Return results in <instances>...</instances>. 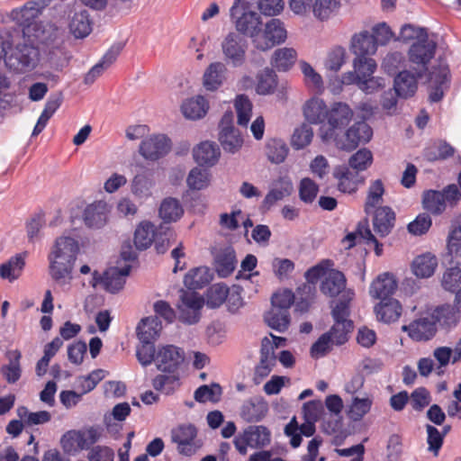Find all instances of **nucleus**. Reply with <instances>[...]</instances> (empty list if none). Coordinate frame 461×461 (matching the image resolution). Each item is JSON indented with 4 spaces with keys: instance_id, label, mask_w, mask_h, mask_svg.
Wrapping results in <instances>:
<instances>
[{
    "instance_id": "nucleus-12",
    "label": "nucleus",
    "mask_w": 461,
    "mask_h": 461,
    "mask_svg": "<svg viewBox=\"0 0 461 461\" xmlns=\"http://www.w3.org/2000/svg\"><path fill=\"white\" fill-rule=\"evenodd\" d=\"M172 143L164 134H155L144 139L139 147L140 156L149 161H157L171 150Z\"/></svg>"
},
{
    "instance_id": "nucleus-49",
    "label": "nucleus",
    "mask_w": 461,
    "mask_h": 461,
    "mask_svg": "<svg viewBox=\"0 0 461 461\" xmlns=\"http://www.w3.org/2000/svg\"><path fill=\"white\" fill-rule=\"evenodd\" d=\"M288 151L289 149L286 143L280 139H272L267 142L266 154L272 163L280 164L284 162Z\"/></svg>"
},
{
    "instance_id": "nucleus-31",
    "label": "nucleus",
    "mask_w": 461,
    "mask_h": 461,
    "mask_svg": "<svg viewBox=\"0 0 461 461\" xmlns=\"http://www.w3.org/2000/svg\"><path fill=\"white\" fill-rule=\"evenodd\" d=\"M294 190V185L289 176H280L273 183L272 188L264 198L263 203L267 207H271L277 201L289 196Z\"/></svg>"
},
{
    "instance_id": "nucleus-35",
    "label": "nucleus",
    "mask_w": 461,
    "mask_h": 461,
    "mask_svg": "<svg viewBox=\"0 0 461 461\" xmlns=\"http://www.w3.org/2000/svg\"><path fill=\"white\" fill-rule=\"evenodd\" d=\"M226 73L227 68L223 63L220 61L211 63L203 77V86L209 91L217 90L223 84Z\"/></svg>"
},
{
    "instance_id": "nucleus-51",
    "label": "nucleus",
    "mask_w": 461,
    "mask_h": 461,
    "mask_svg": "<svg viewBox=\"0 0 461 461\" xmlns=\"http://www.w3.org/2000/svg\"><path fill=\"white\" fill-rule=\"evenodd\" d=\"M169 375H158L152 380V386L156 391L167 395L171 394L180 385L179 377L175 373Z\"/></svg>"
},
{
    "instance_id": "nucleus-16",
    "label": "nucleus",
    "mask_w": 461,
    "mask_h": 461,
    "mask_svg": "<svg viewBox=\"0 0 461 461\" xmlns=\"http://www.w3.org/2000/svg\"><path fill=\"white\" fill-rule=\"evenodd\" d=\"M68 29L76 39L87 37L93 29V21L88 11L82 5H76L68 14Z\"/></svg>"
},
{
    "instance_id": "nucleus-29",
    "label": "nucleus",
    "mask_w": 461,
    "mask_h": 461,
    "mask_svg": "<svg viewBox=\"0 0 461 461\" xmlns=\"http://www.w3.org/2000/svg\"><path fill=\"white\" fill-rule=\"evenodd\" d=\"M237 259L233 248L226 247L218 250L214 256V267L220 277L231 275L236 267Z\"/></svg>"
},
{
    "instance_id": "nucleus-5",
    "label": "nucleus",
    "mask_w": 461,
    "mask_h": 461,
    "mask_svg": "<svg viewBox=\"0 0 461 461\" xmlns=\"http://www.w3.org/2000/svg\"><path fill=\"white\" fill-rule=\"evenodd\" d=\"M271 441L269 429L262 425H252L246 428L241 433L234 438L233 444L237 451L245 456L248 447L262 448Z\"/></svg>"
},
{
    "instance_id": "nucleus-6",
    "label": "nucleus",
    "mask_w": 461,
    "mask_h": 461,
    "mask_svg": "<svg viewBox=\"0 0 461 461\" xmlns=\"http://www.w3.org/2000/svg\"><path fill=\"white\" fill-rule=\"evenodd\" d=\"M437 43L427 38L424 41H414L408 50V59L418 76L424 77L428 66L435 56Z\"/></svg>"
},
{
    "instance_id": "nucleus-44",
    "label": "nucleus",
    "mask_w": 461,
    "mask_h": 461,
    "mask_svg": "<svg viewBox=\"0 0 461 461\" xmlns=\"http://www.w3.org/2000/svg\"><path fill=\"white\" fill-rule=\"evenodd\" d=\"M75 265L71 263L49 261V272L51 278L59 285H69L73 276L72 272Z\"/></svg>"
},
{
    "instance_id": "nucleus-56",
    "label": "nucleus",
    "mask_w": 461,
    "mask_h": 461,
    "mask_svg": "<svg viewBox=\"0 0 461 461\" xmlns=\"http://www.w3.org/2000/svg\"><path fill=\"white\" fill-rule=\"evenodd\" d=\"M186 184L191 190H202L210 184V173L207 169L194 167L188 174Z\"/></svg>"
},
{
    "instance_id": "nucleus-57",
    "label": "nucleus",
    "mask_w": 461,
    "mask_h": 461,
    "mask_svg": "<svg viewBox=\"0 0 461 461\" xmlns=\"http://www.w3.org/2000/svg\"><path fill=\"white\" fill-rule=\"evenodd\" d=\"M373 163L372 152L366 149H360L348 159V167L356 172L366 170Z\"/></svg>"
},
{
    "instance_id": "nucleus-48",
    "label": "nucleus",
    "mask_w": 461,
    "mask_h": 461,
    "mask_svg": "<svg viewBox=\"0 0 461 461\" xmlns=\"http://www.w3.org/2000/svg\"><path fill=\"white\" fill-rule=\"evenodd\" d=\"M265 321L267 325L279 331H285L290 324V313L287 311L272 307L271 310L265 315Z\"/></svg>"
},
{
    "instance_id": "nucleus-42",
    "label": "nucleus",
    "mask_w": 461,
    "mask_h": 461,
    "mask_svg": "<svg viewBox=\"0 0 461 461\" xmlns=\"http://www.w3.org/2000/svg\"><path fill=\"white\" fill-rule=\"evenodd\" d=\"M423 209L433 215H440L446 210L444 194L436 190H427L422 194Z\"/></svg>"
},
{
    "instance_id": "nucleus-47",
    "label": "nucleus",
    "mask_w": 461,
    "mask_h": 461,
    "mask_svg": "<svg viewBox=\"0 0 461 461\" xmlns=\"http://www.w3.org/2000/svg\"><path fill=\"white\" fill-rule=\"evenodd\" d=\"M211 275L207 267H200L188 271L184 278V284L189 290L200 289L209 284Z\"/></svg>"
},
{
    "instance_id": "nucleus-18",
    "label": "nucleus",
    "mask_w": 461,
    "mask_h": 461,
    "mask_svg": "<svg viewBox=\"0 0 461 461\" xmlns=\"http://www.w3.org/2000/svg\"><path fill=\"white\" fill-rule=\"evenodd\" d=\"M402 330L416 341L431 339L437 332V327L432 316L414 320L409 325L402 326Z\"/></svg>"
},
{
    "instance_id": "nucleus-28",
    "label": "nucleus",
    "mask_w": 461,
    "mask_h": 461,
    "mask_svg": "<svg viewBox=\"0 0 461 461\" xmlns=\"http://www.w3.org/2000/svg\"><path fill=\"white\" fill-rule=\"evenodd\" d=\"M267 411V403L262 398H250L242 404L240 417L247 422H258L266 416Z\"/></svg>"
},
{
    "instance_id": "nucleus-23",
    "label": "nucleus",
    "mask_w": 461,
    "mask_h": 461,
    "mask_svg": "<svg viewBox=\"0 0 461 461\" xmlns=\"http://www.w3.org/2000/svg\"><path fill=\"white\" fill-rule=\"evenodd\" d=\"M395 212L387 205L378 206L373 212L374 230L381 237L384 238L391 233L395 224Z\"/></svg>"
},
{
    "instance_id": "nucleus-10",
    "label": "nucleus",
    "mask_w": 461,
    "mask_h": 461,
    "mask_svg": "<svg viewBox=\"0 0 461 461\" xmlns=\"http://www.w3.org/2000/svg\"><path fill=\"white\" fill-rule=\"evenodd\" d=\"M373 136L372 128L365 122L359 121L352 124L343 135L335 140L336 146L343 150H353L360 143L368 142Z\"/></svg>"
},
{
    "instance_id": "nucleus-8",
    "label": "nucleus",
    "mask_w": 461,
    "mask_h": 461,
    "mask_svg": "<svg viewBox=\"0 0 461 461\" xmlns=\"http://www.w3.org/2000/svg\"><path fill=\"white\" fill-rule=\"evenodd\" d=\"M450 70L447 61L438 59V65L433 66L429 77V101L438 103L442 100L450 86Z\"/></svg>"
},
{
    "instance_id": "nucleus-41",
    "label": "nucleus",
    "mask_w": 461,
    "mask_h": 461,
    "mask_svg": "<svg viewBox=\"0 0 461 461\" xmlns=\"http://www.w3.org/2000/svg\"><path fill=\"white\" fill-rule=\"evenodd\" d=\"M438 266V259L434 255L429 253L417 257L412 262L413 274L421 278L431 276Z\"/></svg>"
},
{
    "instance_id": "nucleus-46",
    "label": "nucleus",
    "mask_w": 461,
    "mask_h": 461,
    "mask_svg": "<svg viewBox=\"0 0 461 461\" xmlns=\"http://www.w3.org/2000/svg\"><path fill=\"white\" fill-rule=\"evenodd\" d=\"M155 239V226L149 222H141L134 232V244L137 249H147Z\"/></svg>"
},
{
    "instance_id": "nucleus-58",
    "label": "nucleus",
    "mask_w": 461,
    "mask_h": 461,
    "mask_svg": "<svg viewBox=\"0 0 461 461\" xmlns=\"http://www.w3.org/2000/svg\"><path fill=\"white\" fill-rule=\"evenodd\" d=\"M234 106L238 115V124L247 126L252 114V104L245 95H240L236 97Z\"/></svg>"
},
{
    "instance_id": "nucleus-59",
    "label": "nucleus",
    "mask_w": 461,
    "mask_h": 461,
    "mask_svg": "<svg viewBox=\"0 0 461 461\" xmlns=\"http://www.w3.org/2000/svg\"><path fill=\"white\" fill-rule=\"evenodd\" d=\"M221 395V387L218 384H212L210 385L204 384L198 387L194 392V397L198 402H216L220 400Z\"/></svg>"
},
{
    "instance_id": "nucleus-13",
    "label": "nucleus",
    "mask_w": 461,
    "mask_h": 461,
    "mask_svg": "<svg viewBox=\"0 0 461 461\" xmlns=\"http://www.w3.org/2000/svg\"><path fill=\"white\" fill-rule=\"evenodd\" d=\"M185 352L174 345L158 347L156 354L157 368L164 373H175L184 362Z\"/></svg>"
},
{
    "instance_id": "nucleus-37",
    "label": "nucleus",
    "mask_w": 461,
    "mask_h": 461,
    "mask_svg": "<svg viewBox=\"0 0 461 461\" xmlns=\"http://www.w3.org/2000/svg\"><path fill=\"white\" fill-rule=\"evenodd\" d=\"M8 364L2 366L0 373L8 384L16 383L22 375L21 357L22 354L18 349L6 352Z\"/></svg>"
},
{
    "instance_id": "nucleus-33",
    "label": "nucleus",
    "mask_w": 461,
    "mask_h": 461,
    "mask_svg": "<svg viewBox=\"0 0 461 461\" xmlns=\"http://www.w3.org/2000/svg\"><path fill=\"white\" fill-rule=\"evenodd\" d=\"M162 325L157 316L147 317L137 326V336L141 343H154L159 337Z\"/></svg>"
},
{
    "instance_id": "nucleus-11",
    "label": "nucleus",
    "mask_w": 461,
    "mask_h": 461,
    "mask_svg": "<svg viewBox=\"0 0 461 461\" xmlns=\"http://www.w3.org/2000/svg\"><path fill=\"white\" fill-rule=\"evenodd\" d=\"M131 268L130 265H126L122 268L110 267L102 275L97 271H94L91 285L93 287H95L101 284L106 291L115 294L124 286L125 277L129 276Z\"/></svg>"
},
{
    "instance_id": "nucleus-60",
    "label": "nucleus",
    "mask_w": 461,
    "mask_h": 461,
    "mask_svg": "<svg viewBox=\"0 0 461 461\" xmlns=\"http://www.w3.org/2000/svg\"><path fill=\"white\" fill-rule=\"evenodd\" d=\"M219 140L223 149L230 153L237 152L243 143V140L236 129L220 132Z\"/></svg>"
},
{
    "instance_id": "nucleus-61",
    "label": "nucleus",
    "mask_w": 461,
    "mask_h": 461,
    "mask_svg": "<svg viewBox=\"0 0 461 461\" xmlns=\"http://www.w3.org/2000/svg\"><path fill=\"white\" fill-rule=\"evenodd\" d=\"M354 293L350 290L346 291L339 301L336 303L335 307L332 309V317L334 321H350L348 319L350 314L349 303L353 299Z\"/></svg>"
},
{
    "instance_id": "nucleus-32",
    "label": "nucleus",
    "mask_w": 461,
    "mask_h": 461,
    "mask_svg": "<svg viewBox=\"0 0 461 461\" xmlns=\"http://www.w3.org/2000/svg\"><path fill=\"white\" fill-rule=\"evenodd\" d=\"M107 203L97 201L89 204L84 212V221L90 228L99 229L106 223Z\"/></svg>"
},
{
    "instance_id": "nucleus-7",
    "label": "nucleus",
    "mask_w": 461,
    "mask_h": 461,
    "mask_svg": "<svg viewBox=\"0 0 461 461\" xmlns=\"http://www.w3.org/2000/svg\"><path fill=\"white\" fill-rule=\"evenodd\" d=\"M50 0L28 1L22 7L11 11L10 19L22 28V36L27 29L37 24L38 19L50 5Z\"/></svg>"
},
{
    "instance_id": "nucleus-39",
    "label": "nucleus",
    "mask_w": 461,
    "mask_h": 461,
    "mask_svg": "<svg viewBox=\"0 0 461 461\" xmlns=\"http://www.w3.org/2000/svg\"><path fill=\"white\" fill-rule=\"evenodd\" d=\"M25 266L24 257L17 254L0 265V277L14 282L22 275Z\"/></svg>"
},
{
    "instance_id": "nucleus-21",
    "label": "nucleus",
    "mask_w": 461,
    "mask_h": 461,
    "mask_svg": "<svg viewBox=\"0 0 461 461\" xmlns=\"http://www.w3.org/2000/svg\"><path fill=\"white\" fill-rule=\"evenodd\" d=\"M330 107L323 99L313 96L303 105V114L309 124L324 125Z\"/></svg>"
},
{
    "instance_id": "nucleus-40",
    "label": "nucleus",
    "mask_w": 461,
    "mask_h": 461,
    "mask_svg": "<svg viewBox=\"0 0 461 461\" xmlns=\"http://www.w3.org/2000/svg\"><path fill=\"white\" fill-rule=\"evenodd\" d=\"M208 103L203 96L190 98L181 106L184 116L190 120H198L203 117L208 111Z\"/></svg>"
},
{
    "instance_id": "nucleus-53",
    "label": "nucleus",
    "mask_w": 461,
    "mask_h": 461,
    "mask_svg": "<svg viewBox=\"0 0 461 461\" xmlns=\"http://www.w3.org/2000/svg\"><path fill=\"white\" fill-rule=\"evenodd\" d=\"M313 138V130L307 123H302L295 128L291 138V145L296 149H303L309 146Z\"/></svg>"
},
{
    "instance_id": "nucleus-38",
    "label": "nucleus",
    "mask_w": 461,
    "mask_h": 461,
    "mask_svg": "<svg viewBox=\"0 0 461 461\" xmlns=\"http://www.w3.org/2000/svg\"><path fill=\"white\" fill-rule=\"evenodd\" d=\"M455 151V148L448 142L439 140L428 145L423 151V156L428 161L433 162L451 158Z\"/></svg>"
},
{
    "instance_id": "nucleus-3",
    "label": "nucleus",
    "mask_w": 461,
    "mask_h": 461,
    "mask_svg": "<svg viewBox=\"0 0 461 461\" xmlns=\"http://www.w3.org/2000/svg\"><path fill=\"white\" fill-rule=\"evenodd\" d=\"M354 69V72H348L343 75V84L355 83L359 89L366 94H373L385 86V80L384 78L373 77L376 69V62L375 59H367L356 63Z\"/></svg>"
},
{
    "instance_id": "nucleus-50",
    "label": "nucleus",
    "mask_w": 461,
    "mask_h": 461,
    "mask_svg": "<svg viewBox=\"0 0 461 461\" xmlns=\"http://www.w3.org/2000/svg\"><path fill=\"white\" fill-rule=\"evenodd\" d=\"M296 56L292 48L278 49L274 52L272 65L279 71H287L294 64Z\"/></svg>"
},
{
    "instance_id": "nucleus-15",
    "label": "nucleus",
    "mask_w": 461,
    "mask_h": 461,
    "mask_svg": "<svg viewBox=\"0 0 461 461\" xmlns=\"http://www.w3.org/2000/svg\"><path fill=\"white\" fill-rule=\"evenodd\" d=\"M221 50L225 59L234 67H240L245 62L247 43L236 32H230L221 42Z\"/></svg>"
},
{
    "instance_id": "nucleus-4",
    "label": "nucleus",
    "mask_w": 461,
    "mask_h": 461,
    "mask_svg": "<svg viewBox=\"0 0 461 461\" xmlns=\"http://www.w3.org/2000/svg\"><path fill=\"white\" fill-rule=\"evenodd\" d=\"M354 113L348 104L336 102L329 109L326 122L321 129L322 140H335L339 138V131L345 129L353 118Z\"/></svg>"
},
{
    "instance_id": "nucleus-14",
    "label": "nucleus",
    "mask_w": 461,
    "mask_h": 461,
    "mask_svg": "<svg viewBox=\"0 0 461 461\" xmlns=\"http://www.w3.org/2000/svg\"><path fill=\"white\" fill-rule=\"evenodd\" d=\"M286 39V31L282 26L279 19H271L263 31L261 29L258 38L255 40V47L260 50H267L276 44H279Z\"/></svg>"
},
{
    "instance_id": "nucleus-25",
    "label": "nucleus",
    "mask_w": 461,
    "mask_h": 461,
    "mask_svg": "<svg viewBox=\"0 0 461 461\" xmlns=\"http://www.w3.org/2000/svg\"><path fill=\"white\" fill-rule=\"evenodd\" d=\"M122 50L121 44L112 46L103 56L101 60L96 63L85 76L84 82L86 85L93 84L112 64L117 59Z\"/></svg>"
},
{
    "instance_id": "nucleus-9",
    "label": "nucleus",
    "mask_w": 461,
    "mask_h": 461,
    "mask_svg": "<svg viewBox=\"0 0 461 461\" xmlns=\"http://www.w3.org/2000/svg\"><path fill=\"white\" fill-rule=\"evenodd\" d=\"M23 37L43 47L64 39V30L51 21H38L37 24L24 32Z\"/></svg>"
},
{
    "instance_id": "nucleus-24",
    "label": "nucleus",
    "mask_w": 461,
    "mask_h": 461,
    "mask_svg": "<svg viewBox=\"0 0 461 461\" xmlns=\"http://www.w3.org/2000/svg\"><path fill=\"white\" fill-rule=\"evenodd\" d=\"M421 77L416 71L412 73L409 70H402L394 77L393 91L399 97L405 99L411 97L418 89V79Z\"/></svg>"
},
{
    "instance_id": "nucleus-2",
    "label": "nucleus",
    "mask_w": 461,
    "mask_h": 461,
    "mask_svg": "<svg viewBox=\"0 0 461 461\" xmlns=\"http://www.w3.org/2000/svg\"><path fill=\"white\" fill-rule=\"evenodd\" d=\"M253 5L254 2L251 0H234L230 9V16L236 30L240 34L250 37L255 45V40L258 38L262 28V21Z\"/></svg>"
},
{
    "instance_id": "nucleus-22",
    "label": "nucleus",
    "mask_w": 461,
    "mask_h": 461,
    "mask_svg": "<svg viewBox=\"0 0 461 461\" xmlns=\"http://www.w3.org/2000/svg\"><path fill=\"white\" fill-rule=\"evenodd\" d=\"M45 62L56 71H61L68 65L69 56L64 45V39L42 47Z\"/></svg>"
},
{
    "instance_id": "nucleus-45",
    "label": "nucleus",
    "mask_w": 461,
    "mask_h": 461,
    "mask_svg": "<svg viewBox=\"0 0 461 461\" xmlns=\"http://www.w3.org/2000/svg\"><path fill=\"white\" fill-rule=\"evenodd\" d=\"M158 213L165 222H174L182 217L184 209L178 200L168 197L161 203Z\"/></svg>"
},
{
    "instance_id": "nucleus-1",
    "label": "nucleus",
    "mask_w": 461,
    "mask_h": 461,
    "mask_svg": "<svg viewBox=\"0 0 461 461\" xmlns=\"http://www.w3.org/2000/svg\"><path fill=\"white\" fill-rule=\"evenodd\" d=\"M41 57L39 46L22 36V39L14 41L8 46L5 65L10 72L24 75L39 67Z\"/></svg>"
},
{
    "instance_id": "nucleus-20",
    "label": "nucleus",
    "mask_w": 461,
    "mask_h": 461,
    "mask_svg": "<svg viewBox=\"0 0 461 461\" xmlns=\"http://www.w3.org/2000/svg\"><path fill=\"white\" fill-rule=\"evenodd\" d=\"M376 50L375 41L367 31L355 34L351 41V50L357 56L354 65L363 60L373 59L367 56L375 54Z\"/></svg>"
},
{
    "instance_id": "nucleus-27",
    "label": "nucleus",
    "mask_w": 461,
    "mask_h": 461,
    "mask_svg": "<svg viewBox=\"0 0 461 461\" xmlns=\"http://www.w3.org/2000/svg\"><path fill=\"white\" fill-rule=\"evenodd\" d=\"M397 289V281L393 275L390 273H384L377 276L373 281L370 286V295L374 298L384 300L391 298L390 296Z\"/></svg>"
},
{
    "instance_id": "nucleus-36",
    "label": "nucleus",
    "mask_w": 461,
    "mask_h": 461,
    "mask_svg": "<svg viewBox=\"0 0 461 461\" xmlns=\"http://www.w3.org/2000/svg\"><path fill=\"white\" fill-rule=\"evenodd\" d=\"M194 158L199 165L213 166L219 160L221 151L219 146L211 141L200 143L194 149Z\"/></svg>"
},
{
    "instance_id": "nucleus-54",
    "label": "nucleus",
    "mask_w": 461,
    "mask_h": 461,
    "mask_svg": "<svg viewBox=\"0 0 461 461\" xmlns=\"http://www.w3.org/2000/svg\"><path fill=\"white\" fill-rule=\"evenodd\" d=\"M106 372L103 369H95L87 375L77 378V386L84 395L95 388L100 381L105 377Z\"/></svg>"
},
{
    "instance_id": "nucleus-26",
    "label": "nucleus",
    "mask_w": 461,
    "mask_h": 461,
    "mask_svg": "<svg viewBox=\"0 0 461 461\" xmlns=\"http://www.w3.org/2000/svg\"><path fill=\"white\" fill-rule=\"evenodd\" d=\"M435 324H438L442 329L450 330L456 327L460 321V312L449 303H445L435 308L432 314Z\"/></svg>"
},
{
    "instance_id": "nucleus-63",
    "label": "nucleus",
    "mask_w": 461,
    "mask_h": 461,
    "mask_svg": "<svg viewBox=\"0 0 461 461\" xmlns=\"http://www.w3.org/2000/svg\"><path fill=\"white\" fill-rule=\"evenodd\" d=\"M353 329L352 321H334V324L328 331L336 345H342L348 341V334Z\"/></svg>"
},
{
    "instance_id": "nucleus-19",
    "label": "nucleus",
    "mask_w": 461,
    "mask_h": 461,
    "mask_svg": "<svg viewBox=\"0 0 461 461\" xmlns=\"http://www.w3.org/2000/svg\"><path fill=\"white\" fill-rule=\"evenodd\" d=\"M332 176L337 181L338 190L344 194L357 192L359 184L363 182L357 172L348 166L339 165L333 168Z\"/></svg>"
},
{
    "instance_id": "nucleus-62",
    "label": "nucleus",
    "mask_w": 461,
    "mask_h": 461,
    "mask_svg": "<svg viewBox=\"0 0 461 461\" xmlns=\"http://www.w3.org/2000/svg\"><path fill=\"white\" fill-rule=\"evenodd\" d=\"M441 285L446 291L456 294L461 289V269L448 268L442 276Z\"/></svg>"
},
{
    "instance_id": "nucleus-34",
    "label": "nucleus",
    "mask_w": 461,
    "mask_h": 461,
    "mask_svg": "<svg viewBox=\"0 0 461 461\" xmlns=\"http://www.w3.org/2000/svg\"><path fill=\"white\" fill-rule=\"evenodd\" d=\"M346 283L347 280L342 272L331 269L326 273L320 288L325 295L335 297L345 289Z\"/></svg>"
},
{
    "instance_id": "nucleus-55",
    "label": "nucleus",
    "mask_w": 461,
    "mask_h": 461,
    "mask_svg": "<svg viewBox=\"0 0 461 461\" xmlns=\"http://www.w3.org/2000/svg\"><path fill=\"white\" fill-rule=\"evenodd\" d=\"M277 86L276 73L269 68H266L258 76L257 93L259 95H269L275 92Z\"/></svg>"
},
{
    "instance_id": "nucleus-64",
    "label": "nucleus",
    "mask_w": 461,
    "mask_h": 461,
    "mask_svg": "<svg viewBox=\"0 0 461 461\" xmlns=\"http://www.w3.org/2000/svg\"><path fill=\"white\" fill-rule=\"evenodd\" d=\"M17 412L18 416L29 426L44 424L51 419L50 413L47 411L30 412L27 408L20 407Z\"/></svg>"
},
{
    "instance_id": "nucleus-30",
    "label": "nucleus",
    "mask_w": 461,
    "mask_h": 461,
    "mask_svg": "<svg viewBox=\"0 0 461 461\" xmlns=\"http://www.w3.org/2000/svg\"><path fill=\"white\" fill-rule=\"evenodd\" d=\"M402 305L398 300L385 298L375 306L377 320L384 323L396 321L402 315Z\"/></svg>"
},
{
    "instance_id": "nucleus-17",
    "label": "nucleus",
    "mask_w": 461,
    "mask_h": 461,
    "mask_svg": "<svg viewBox=\"0 0 461 461\" xmlns=\"http://www.w3.org/2000/svg\"><path fill=\"white\" fill-rule=\"evenodd\" d=\"M196 435L197 430L194 425H180L172 429L171 439L176 444L179 454L189 456L196 451L197 447L194 443Z\"/></svg>"
},
{
    "instance_id": "nucleus-43",
    "label": "nucleus",
    "mask_w": 461,
    "mask_h": 461,
    "mask_svg": "<svg viewBox=\"0 0 461 461\" xmlns=\"http://www.w3.org/2000/svg\"><path fill=\"white\" fill-rule=\"evenodd\" d=\"M50 252L77 260V254L79 253V244L72 237L60 236L56 239Z\"/></svg>"
},
{
    "instance_id": "nucleus-52",
    "label": "nucleus",
    "mask_w": 461,
    "mask_h": 461,
    "mask_svg": "<svg viewBox=\"0 0 461 461\" xmlns=\"http://www.w3.org/2000/svg\"><path fill=\"white\" fill-rule=\"evenodd\" d=\"M384 186L380 179L373 181L367 191V196L365 202V212L370 213L372 210L378 207L383 201Z\"/></svg>"
}]
</instances>
